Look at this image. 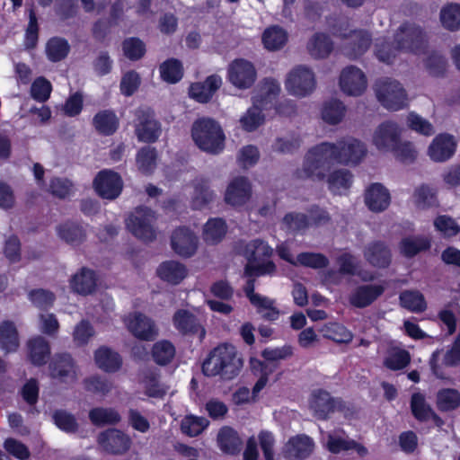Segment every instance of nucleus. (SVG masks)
I'll list each match as a JSON object with an SVG mask.
<instances>
[{"mask_svg": "<svg viewBox=\"0 0 460 460\" xmlns=\"http://www.w3.org/2000/svg\"><path fill=\"white\" fill-rule=\"evenodd\" d=\"M118 118L110 111H103L97 113L93 118L95 128L103 135H111L118 128Z\"/></svg>", "mask_w": 460, "mask_h": 460, "instance_id": "obj_50", "label": "nucleus"}, {"mask_svg": "<svg viewBox=\"0 0 460 460\" xmlns=\"http://www.w3.org/2000/svg\"><path fill=\"white\" fill-rule=\"evenodd\" d=\"M155 216L146 208H137L126 220L127 228L136 237L144 241H153L156 237Z\"/></svg>", "mask_w": 460, "mask_h": 460, "instance_id": "obj_9", "label": "nucleus"}, {"mask_svg": "<svg viewBox=\"0 0 460 460\" xmlns=\"http://www.w3.org/2000/svg\"><path fill=\"white\" fill-rule=\"evenodd\" d=\"M158 277L172 285L181 283L188 274L187 268L176 261H168L161 263L156 270Z\"/></svg>", "mask_w": 460, "mask_h": 460, "instance_id": "obj_34", "label": "nucleus"}, {"mask_svg": "<svg viewBox=\"0 0 460 460\" xmlns=\"http://www.w3.org/2000/svg\"><path fill=\"white\" fill-rule=\"evenodd\" d=\"M175 347L166 340L155 342L152 348V356L154 360L159 365L170 363L175 357Z\"/></svg>", "mask_w": 460, "mask_h": 460, "instance_id": "obj_51", "label": "nucleus"}, {"mask_svg": "<svg viewBox=\"0 0 460 460\" xmlns=\"http://www.w3.org/2000/svg\"><path fill=\"white\" fill-rule=\"evenodd\" d=\"M59 238L70 244H79L85 238L84 230L76 224L65 223L57 227Z\"/></svg>", "mask_w": 460, "mask_h": 460, "instance_id": "obj_47", "label": "nucleus"}, {"mask_svg": "<svg viewBox=\"0 0 460 460\" xmlns=\"http://www.w3.org/2000/svg\"><path fill=\"white\" fill-rule=\"evenodd\" d=\"M227 78L234 87L245 90L251 88L255 83L257 71L251 61L236 58L228 65Z\"/></svg>", "mask_w": 460, "mask_h": 460, "instance_id": "obj_10", "label": "nucleus"}, {"mask_svg": "<svg viewBox=\"0 0 460 460\" xmlns=\"http://www.w3.org/2000/svg\"><path fill=\"white\" fill-rule=\"evenodd\" d=\"M384 291L385 288L382 285H362L352 291L349 296V302L358 308H364L376 301Z\"/></svg>", "mask_w": 460, "mask_h": 460, "instance_id": "obj_24", "label": "nucleus"}, {"mask_svg": "<svg viewBox=\"0 0 460 460\" xmlns=\"http://www.w3.org/2000/svg\"><path fill=\"white\" fill-rule=\"evenodd\" d=\"M456 145V141L452 135L439 134L429 146L428 155L436 163L445 162L454 155Z\"/></svg>", "mask_w": 460, "mask_h": 460, "instance_id": "obj_19", "label": "nucleus"}, {"mask_svg": "<svg viewBox=\"0 0 460 460\" xmlns=\"http://www.w3.org/2000/svg\"><path fill=\"white\" fill-rule=\"evenodd\" d=\"M390 202V192L381 183H373L365 191V204L373 212L379 213L385 210Z\"/></svg>", "mask_w": 460, "mask_h": 460, "instance_id": "obj_21", "label": "nucleus"}, {"mask_svg": "<svg viewBox=\"0 0 460 460\" xmlns=\"http://www.w3.org/2000/svg\"><path fill=\"white\" fill-rule=\"evenodd\" d=\"M243 367V360L236 348L224 343L216 347L202 365V371L208 376H219L223 379L234 378Z\"/></svg>", "mask_w": 460, "mask_h": 460, "instance_id": "obj_3", "label": "nucleus"}, {"mask_svg": "<svg viewBox=\"0 0 460 460\" xmlns=\"http://www.w3.org/2000/svg\"><path fill=\"white\" fill-rule=\"evenodd\" d=\"M89 418L97 426L112 425L120 420V415L111 408H94L90 411Z\"/></svg>", "mask_w": 460, "mask_h": 460, "instance_id": "obj_52", "label": "nucleus"}, {"mask_svg": "<svg viewBox=\"0 0 460 460\" xmlns=\"http://www.w3.org/2000/svg\"><path fill=\"white\" fill-rule=\"evenodd\" d=\"M260 152L255 146L248 145L242 147L237 155L238 164L243 168H250L257 164Z\"/></svg>", "mask_w": 460, "mask_h": 460, "instance_id": "obj_64", "label": "nucleus"}, {"mask_svg": "<svg viewBox=\"0 0 460 460\" xmlns=\"http://www.w3.org/2000/svg\"><path fill=\"white\" fill-rule=\"evenodd\" d=\"M193 194L191 204L195 209H201L214 201L216 192L211 189L210 181L205 177H197L192 181Z\"/></svg>", "mask_w": 460, "mask_h": 460, "instance_id": "obj_26", "label": "nucleus"}, {"mask_svg": "<svg viewBox=\"0 0 460 460\" xmlns=\"http://www.w3.org/2000/svg\"><path fill=\"white\" fill-rule=\"evenodd\" d=\"M366 155V145L352 137H342L336 143L323 142L308 150L296 175L298 179L323 181L325 172L333 161L346 165H357Z\"/></svg>", "mask_w": 460, "mask_h": 460, "instance_id": "obj_1", "label": "nucleus"}, {"mask_svg": "<svg viewBox=\"0 0 460 460\" xmlns=\"http://www.w3.org/2000/svg\"><path fill=\"white\" fill-rule=\"evenodd\" d=\"M436 405L441 411H451L460 407V392L454 388H442L436 394Z\"/></svg>", "mask_w": 460, "mask_h": 460, "instance_id": "obj_44", "label": "nucleus"}, {"mask_svg": "<svg viewBox=\"0 0 460 460\" xmlns=\"http://www.w3.org/2000/svg\"><path fill=\"white\" fill-rule=\"evenodd\" d=\"M171 246L173 252L180 257L190 258L198 250L199 237L188 227H178L172 234Z\"/></svg>", "mask_w": 460, "mask_h": 460, "instance_id": "obj_15", "label": "nucleus"}, {"mask_svg": "<svg viewBox=\"0 0 460 460\" xmlns=\"http://www.w3.org/2000/svg\"><path fill=\"white\" fill-rule=\"evenodd\" d=\"M94 361L96 366L107 373H114L120 369L122 358L115 350L108 347H101L94 352Z\"/></svg>", "mask_w": 460, "mask_h": 460, "instance_id": "obj_32", "label": "nucleus"}, {"mask_svg": "<svg viewBox=\"0 0 460 460\" xmlns=\"http://www.w3.org/2000/svg\"><path fill=\"white\" fill-rule=\"evenodd\" d=\"M328 26L332 35L344 40L342 52L351 59L364 55L372 43V38L368 31L352 29L347 19L331 18L328 21Z\"/></svg>", "mask_w": 460, "mask_h": 460, "instance_id": "obj_4", "label": "nucleus"}, {"mask_svg": "<svg viewBox=\"0 0 460 460\" xmlns=\"http://www.w3.org/2000/svg\"><path fill=\"white\" fill-rule=\"evenodd\" d=\"M330 168L325 172V177L329 190L337 195L345 193L351 186L353 181V175L347 169H336L331 172L328 175Z\"/></svg>", "mask_w": 460, "mask_h": 460, "instance_id": "obj_33", "label": "nucleus"}, {"mask_svg": "<svg viewBox=\"0 0 460 460\" xmlns=\"http://www.w3.org/2000/svg\"><path fill=\"white\" fill-rule=\"evenodd\" d=\"M406 123L409 128L423 136L429 137L435 132L433 125L415 112L408 114Z\"/></svg>", "mask_w": 460, "mask_h": 460, "instance_id": "obj_60", "label": "nucleus"}, {"mask_svg": "<svg viewBox=\"0 0 460 460\" xmlns=\"http://www.w3.org/2000/svg\"><path fill=\"white\" fill-rule=\"evenodd\" d=\"M50 376L62 383H74L77 380V367L69 354L56 355L49 364Z\"/></svg>", "mask_w": 460, "mask_h": 460, "instance_id": "obj_18", "label": "nucleus"}, {"mask_svg": "<svg viewBox=\"0 0 460 460\" xmlns=\"http://www.w3.org/2000/svg\"><path fill=\"white\" fill-rule=\"evenodd\" d=\"M156 151L155 148L146 146L141 148L137 155V165L143 173L151 172L156 164Z\"/></svg>", "mask_w": 460, "mask_h": 460, "instance_id": "obj_58", "label": "nucleus"}, {"mask_svg": "<svg viewBox=\"0 0 460 460\" xmlns=\"http://www.w3.org/2000/svg\"><path fill=\"white\" fill-rule=\"evenodd\" d=\"M124 55L130 60L140 59L146 53L145 43L137 38H129L123 41Z\"/></svg>", "mask_w": 460, "mask_h": 460, "instance_id": "obj_63", "label": "nucleus"}, {"mask_svg": "<svg viewBox=\"0 0 460 460\" xmlns=\"http://www.w3.org/2000/svg\"><path fill=\"white\" fill-rule=\"evenodd\" d=\"M191 137L202 151L217 155L225 148L226 136L220 124L211 118H200L191 127Z\"/></svg>", "mask_w": 460, "mask_h": 460, "instance_id": "obj_5", "label": "nucleus"}, {"mask_svg": "<svg viewBox=\"0 0 460 460\" xmlns=\"http://www.w3.org/2000/svg\"><path fill=\"white\" fill-rule=\"evenodd\" d=\"M280 90V84L278 80L270 77L264 78L259 84L252 101L267 109L279 96Z\"/></svg>", "mask_w": 460, "mask_h": 460, "instance_id": "obj_27", "label": "nucleus"}, {"mask_svg": "<svg viewBox=\"0 0 460 460\" xmlns=\"http://www.w3.org/2000/svg\"><path fill=\"white\" fill-rule=\"evenodd\" d=\"M123 322L128 331L141 341H154L158 336V328L154 320L140 312L125 315Z\"/></svg>", "mask_w": 460, "mask_h": 460, "instance_id": "obj_11", "label": "nucleus"}, {"mask_svg": "<svg viewBox=\"0 0 460 460\" xmlns=\"http://www.w3.org/2000/svg\"><path fill=\"white\" fill-rule=\"evenodd\" d=\"M28 349L31 363L37 366L45 364L50 354L49 342L42 337L29 341Z\"/></svg>", "mask_w": 460, "mask_h": 460, "instance_id": "obj_43", "label": "nucleus"}, {"mask_svg": "<svg viewBox=\"0 0 460 460\" xmlns=\"http://www.w3.org/2000/svg\"><path fill=\"white\" fill-rule=\"evenodd\" d=\"M333 49V41L323 32L314 33L306 43V51L314 59L327 58L332 54Z\"/></svg>", "mask_w": 460, "mask_h": 460, "instance_id": "obj_25", "label": "nucleus"}, {"mask_svg": "<svg viewBox=\"0 0 460 460\" xmlns=\"http://www.w3.org/2000/svg\"><path fill=\"white\" fill-rule=\"evenodd\" d=\"M93 186L96 192L107 199H115L122 190L121 177L111 170H102L95 177Z\"/></svg>", "mask_w": 460, "mask_h": 460, "instance_id": "obj_16", "label": "nucleus"}, {"mask_svg": "<svg viewBox=\"0 0 460 460\" xmlns=\"http://www.w3.org/2000/svg\"><path fill=\"white\" fill-rule=\"evenodd\" d=\"M390 152L394 155L395 159L403 164L413 163L418 155V152L411 142L402 141L401 138Z\"/></svg>", "mask_w": 460, "mask_h": 460, "instance_id": "obj_57", "label": "nucleus"}, {"mask_svg": "<svg viewBox=\"0 0 460 460\" xmlns=\"http://www.w3.org/2000/svg\"><path fill=\"white\" fill-rule=\"evenodd\" d=\"M411 409L413 416L419 420H427L433 418L437 422H441L440 418L427 402L425 395L420 393H414L411 395Z\"/></svg>", "mask_w": 460, "mask_h": 460, "instance_id": "obj_41", "label": "nucleus"}, {"mask_svg": "<svg viewBox=\"0 0 460 460\" xmlns=\"http://www.w3.org/2000/svg\"><path fill=\"white\" fill-rule=\"evenodd\" d=\"M314 447V441L308 436L296 435L286 443L284 455L289 460H302L312 454Z\"/></svg>", "mask_w": 460, "mask_h": 460, "instance_id": "obj_20", "label": "nucleus"}, {"mask_svg": "<svg viewBox=\"0 0 460 460\" xmlns=\"http://www.w3.org/2000/svg\"><path fill=\"white\" fill-rule=\"evenodd\" d=\"M19 347V337L15 325L9 321L0 324V349L6 353L14 352Z\"/></svg>", "mask_w": 460, "mask_h": 460, "instance_id": "obj_42", "label": "nucleus"}, {"mask_svg": "<svg viewBox=\"0 0 460 460\" xmlns=\"http://www.w3.org/2000/svg\"><path fill=\"white\" fill-rule=\"evenodd\" d=\"M430 242L424 236H409L403 238L400 244V252L405 257H413L422 251L429 248Z\"/></svg>", "mask_w": 460, "mask_h": 460, "instance_id": "obj_45", "label": "nucleus"}, {"mask_svg": "<svg viewBox=\"0 0 460 460\" xmlns=\"http://www.w3.org/2000/svg\"><path fill=\"white\" fill-rule=\"evenodd\" d=\"M159 70L163 80L170 84L177 83L183 75L181 63L174 58L168 59L161 64Z\"/></svg>", "mask_w": 460, "mask_h": 460, "instance_id": "obj_55", "label": "nucleus"}, {"mask_svg": "<svg viewBox=\"0 0 460 460\" xmlns=\"http://www.w3.org/2000/svg\"><path fill=\"white\" fill-rule=\"evenodd\" d=\"M208 425L209 420L205 417L187 415L181 420V430L189 437H196L201 434Z\"/></svg>", "mask_w": 460, "mask_h": 460, "instance_id": "obj_49", "label": "nucleus"}, {"mask_svg": "<svg viewBox=\"0 0 460 460\" xmlns=\"http://www.w3.org/2000/svg\"><path fill=\"white\" fill-rule=\"evenodd\" d=\"M138 123L136 126V135L141 142H155L160 133L161 127L154 116L148 112L138 111Z\"/></svg>", "mask_w": 460, "mask_h": 460, "instance_id": "obj_23", "label": "nucleus"}, {"mask_svg": "<svg viewBox=\"0 0 460 460\" xmlns=\"http://www.w3.org/2000/svg\"><path fill=\"white\" fill-rule=\"evenodd\" d=\"M252 195V187L250 180L244 176L233 178L226 186L224 200L234 208H240L247 204Z\"/></svg>", "mask_w": 460, "mask_h": 460, "instance_id": "obj_14", "label": "nucleus"}, {"mask_svg": "<svg viewBox=\"0 0 460 460\" xmlns=\"http://www.w3.org/2000/svg\"><path fill=\"white\" fill-rule=\"evenodd\" d=\"M247 259L244 273L247 277L273 274L276 265L270 258L273 254L272 248L264 241L256 239L246 243L243 251Z\"/></svg>", "mask_w": 460, "mask_h": 460, "instance_id": "obj_6", "label": "nucleus"}, {"mask_svg": "<svg viewBox=\"0 0 460 460\" xmlns=\"http://www.w3.org/2000/svg\"><path fill=\"white\" fill-rule=\"evenodd\" d=\"M325 447L332 454H339L341 451L351 449L355 450L361 456L367 453L364 446L357 443L355 440L343 438L338 432H329L326 434Z\"/></svg>", "mask_w": 460, "mask_h": 460, "instance_id": "obj_31", "label": "nucleus"}, {"mask_svg": "<svg viewBox=\"0 0 460 460\" xmlns=\"http://www.w3.org/2000/svg\"><path fill=\"white\" fill-rule=\"evenodd\" d=\"M426 46L425 33L422 29L414 23H403L390 37H380L375 43L376 58L390 64L402 52L421 53Z\"/></svg>", "mask_w": 460, "mask_h": 460, "instance_id": "obj_2", "label": "nucleus"}, {"mask_svg": "<svg viewBox=\"0 0 460 460\" xmlns=\"http://www.w3.org/2000/svg\"><path fill=\"white\" fill-rule=\"evenodd\" d=\"M364 257L372 266L385 268L391 262V251L383 242H372L366 246Z\"/></svg>", "mask_w": 460, "mask_h": 460, "instance_id": "obj_30", "label": "nucleus"}, {"mask_svg": "<svg viewBox=\"0 0 460 460\" xmlns=\"http://www.w3.org/2000/svg\"><path fill=\"white\" fill-rule=\"evenodd\" d=\"M316 86L315 75L306 66H296L287 75L285 88L293 96L303 98L311 94Z\"/></svg>", "mask_w": 460, "mask_h": 460, "instance_id": "obj_8", "label": "nucleus"}, {"mask_svg": "<svg viewBox=\"0 0 460 460\" xmlns=\"http://www.w3.org/2000/svg\"><path fill=\"white\" fill-rule=\"evenodd\" d=\"M374 91L378 102L387 110L399 111L408 104V94L402 84L396 80H377Z\"/></svg>", "mask_w": 460, "mask_h": 460, "instance_id": "obj_7", "label": "nucleus"}, {"mask_svg": "<svg viewBox=\"0 0 460 460\" xmlns=\"http://www.w3.org/2000/svg\"><path fill=\"white\" fill-rule=\"evenodd\" d=\"M439 20L444 29L450 31L460 30V4L449 3L443 5L439 12Z\"/></svg>", "mask_w": 460, "mask_h": 460, "instance_id": "obj_40", "label": "nucleus"}, {"mask_svg": "<svg viewBox=\"0 0 460 460\" xmlns=\"http://www.w3.org/2000/svg\"><path fill=\"white\" fill-rule=\"evenodd\" d=\"M252 305L257 308V312L265 320L275 321L279 316V311L275 306V301L267 296H261Z\"/></svg>", "mask_w": 460, "mask_h": 460, "instance_id": "obj_61", "label": "nucleus"}, {"mask_svg": "<svg viewBox=\"0 0 460 460\" xmlns=\"http://www.w3.org/2000/svg\"><path fill=\"white\" fill-rule=\"evenodd\" d=\"M337 263L339 265V273L347 275H358L363 280H372L374 276L368 272H361L358 270V260L349 253H342L337 258Z\"/></svg>", "mask_w": 460, "mask_h": 460, "instance_id": "obj_46", "label": "nucleus"}, {"mask_svg": "<svg viewBox=\"0 0 460 460\" xmlns=\"http://www.w3.org/2000/svg\"><path fill=\"white\" fill-rule=\"evenodd\" d=\"M341 404V402L334 401L329 393L322 390L314 391L309 402L314 415L322 420L328 418Z\"/></svg>", "mask_w": 460, "mask_h": 460, "instance_id": "obj_22", "label": "nucleus"}, {"mask_svg": "<svg viewBox=\"0 0 460 460\" xmlns=\"http://www.w3.org/2000/svg\"><path fill=\"white\" fill-rule=\"evenodd\" d=\"M288 40L287 32L279 26H272L265 30L262 35L264 47L269 50L281 49Z\"/></svg>", "mask_w": 460, "mask_h": 460, "instance_id": "obj_48", "label": "nucleus"}, {"mask_svg": "<svg viewBox=\"0 0 460 460\" xmlns=\"http://www.w3.org/2000/svg\"><path fill=\"white\" fill-rule=\"evenodd\" d=\"M339 86L341 92L349 96H360L367 87V78L358 67L348 66L344 67L339 77Z\"/></svg>", "mask_w": 460, "mask_h": 460, "instance_id": "obj_13", "label": "nucleus"}, {"mask_svg": "<svg viewBox=\"0 0 460 460\" xmlns=\"http://www.w3.org/2000/svg\"><path fill=\"white\" fill-rule=\"evenodd\" d=\"M217 444L222 451L234 455L240 451L242 440L234 429L225 426L218 431Z\"/></svg>", "mask_w": 460, "mask_h": 460, "instance_id": "obj_39", "label": "nucleus"}, {"mask_svg": "<svg viewBox=\"0 0 460 460\" xmlns=\"http://www.w3.org/2000/svg\"><path fill=\"white\" fill-rule=\"evenodd\" d=\"M172 323L174 327L181 333H199L201 340L206 335L205 329L199 323L197 318L185 309L175 312Z\"/></svg>", "mask_w": 460, "mask_h": 460, "instance_id": "obj_28", "label": "nucleus"}, {"mask_svg": "<svg viewBox=\"0 0 460 460\" xmlns=\"http://www.w3.org/2000/svg\"><path fill=\"white\" fill-rule=\"evenodd\" d=\"M71 288L80 294H91L96 288L95 273L86 268L81 269L70 280Z\"/></svg>", "mask_w": 460, "mask_h": 460, "instance_id": "obj_36", "label": "nucleus"}, {"mask_svg": "<svg viewBox=\"0 0 460 460\" xmlns=\"http://www.w3.org/2000/svg\"><path fill=\"white\" fill-rule=\"evenodd\" d=\"M322 269L329 265L328 258L318 252H302L296 257V266Z\"/></svg>", "mask_w": 460, "mask_h": 460, "instance_id": "obj_59", "label": "nucleus"}, {"mask_svg": "<svg viewBox=\"0 0 460 460\" xmlns=\"http://www.w3.org/2000/svg\"><path fill=\"white\" fill-rule=\"evenodd\" d=\"M324 336L338 343H349L352 341V333L344 326L338 323H330L325 326Z\"/></svg>", "mask_w": 460, "mask_h": 460, "instance_id": "obj_62", "label": "nucleus"}, {"mask_svg": "<svg viewBox=\"0 0 460 460\" xmlns=\"http://www.w3.org/2000/svg\"><path fill=\"white\" fill-rule=\"evenodd\" d=\"M98 443L107 453L112 455H122L126 453L130 446V438L122 431L115 429H107L98 436Z\"/></svg>", "mask_w": 460, "mask_h": 460, "instance_id": "obj_17", "label": "nucleus"}, {"mask_svg": "<svg viewBox=\"0 0 460 460\" xmlns=\"http://www.w3.org/2000/svg\"><path fill=\"white\" fill-rule=\"evenodd\" d=\"M402 128L394 121L387 120L379 124L372 134V145L381 152H390L400 140Z\"/></svg>", "mask_w": 460, "mask_h": 460, "instance_id": "obj_12", "label": "nucleus"}, {"mask_svg": "<svg viewBox=\"0 0 460 460\" xmlns=\"http://www.w3.org/2000/svg\"><path fill=\"white\" fill-rule=\"evenodd\" d=\"M227 233V225L222 218L208 219L203 226L202 238L207 244L219 243Z\"/></svg>", "mask_w": 460, "mask_h": 460, "instance_id": "obj_35", "label": "nucleus"}, {"mask_svg": "<svg viewBox=\"0 0 460 460\" xmlns=\"http://www.w3.org/2000/svg\"><path fill=\"white\" fill-rule=\"evenodd\" d=\"M70 50L68 42L62 38H52L46 44V54L52 62L64 59Z\"/></svg>", "mask_w": 460, "mask_h": 460, "instance_id": "obj_53", "label": "nucleus"}, {"mask_svg": "<svg viewBox=\"0 0 460 460\" xmlns=\"http://www.w3.org/2000/svg\"><path fill=\"white\" fill-rule=\"evenodd\" d=\"M411 360V356L408 351L393 348L385 358L384 365L392 370H399L404 368Z\"/></svg>", "mask_w": 460, "mask_h": 460, "instance_id": "obj_56", "label": "nucleus"}, {"mask_svg": "<svg viewBox=\"0 0 460 460\" xmlns=\"http://www.w3.org/2000/svg\"><path fill=\"white\" fill-rule=\"evenodd\" d=\"M402 306L414 312L420 313L426 310L427 304L423 295L419 291L408 290L400 295Z\"/></svg>", "mask_w": 460, "mask_h": 460, "instance_id": "obj_54", "label": "nucleus"}, {"mask_svg": "<svg viewBox=\"0 0 460 460\" xmlns=\"http://www.w3.org/2000/svg\"><path fill=\"white\" fill-rule=\"evenodd\" d=\"M221 84L222 78L219 75H210L203 83L192 84L190 95L199 102H208Z\"/></svg>", "mask_w": 460, "mask_h": 460, "instance_id": "obj_29", "label": "nucleus"}, {"mask_svg": "<svg viewBox=\"0 0 460 460\" xmlns=\"http://www.w3.org/2000/svg\"><path fill=\"white\" fill-rule=\"evenodd\" d=\"M266 110L252 101L250 107L239 119L241 128L247 132H252L261 127L265 121V115L262 111Z\"/></svg>", "mask_w": 460, "mask_h": 460, "instance_id": "obj_38", "label": "nucleus"}, {"mask_svg": "<svg viewBox=\"0 0 460 460\" xmlns=\"http://www.w3.org/2000/svg\"><path fill=\"white\" fill-rule=\"evenodd\" d=\"M346 111V106L342 102L332 99L323 103L321 119L328 125H337L343 120Z\"/></svg>", "mask_w": 460, "mask_h": 460, "instance_id": "obj_37", "label": "nucleus"}]
</instances>
